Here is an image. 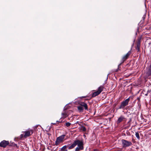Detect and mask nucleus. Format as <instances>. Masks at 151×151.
<instances>
[{"instance_id":"f257e3e1","label":"nucleus","mask_w":151,"mask_h":151,"mask_svg":"<svg viewBox=\"0 0 151 151\" xmlns=\"http://www.w3.org/2000/svg\"><path fill=\"white\" fill-rule=\"evenodd\" d=\"M130 100V97L126 99L122 102L120 106L119 107V109H123L125 106L128 105V103Z\"/></svg>"},{"instance_id":"f03ea898","label":"nucleus","mask_w":151,"mask_h":151,"mask_svg":"<svg viewBox=\"0 0 151 151\" xmlns=\"http://www.w3.org/2000/svg\"><path fill=\"white\" fill-rule=\"evenodd\" d=\"M122 146L123 147H128L132 145L131 142L127 141L125 139H122Z\"/></svg>"},{"instance_id":"7ed1b4c3","label":"nucleus","mask_w":151,"mask_h":151,"mask_svg":"<svg viewBox=\"0 0 151 151\" xmlns=\"http://www.w3.org/2000/svg\"><path fill=\"white\" fill-rule=\"evenodd\" d=\"M65 135H62L59 137H58L55 142V144L56 145H58L60 143L63 141V139L64 138Z\"/></svg>"},{"instance_id":"20e7f679","label":"nucleus","mask_w":151,"mask_h":151,"mask_svg":"<svg viewBox=\"0 0 151 151\" xmlns=\"http://www.w3.org/2000/svg\"><path fill=\"white\" fill-rule=\"evenodd\" d=\"M24 137H27L29 136L33 133V130L29 129L27 131L24 132Z\"/></svg>"},{"instance_id":"39448f33","label":"nucleus","mask_w":151,"mask_h":151,"mask_svg":"<svg viewBox=\"0 0 151 151\" xmlns=\"http://www.w3.org/2000/svg\"><path fill=\"white\" fill-rule=\"evenodd\" d=\"M76 144V145H78V147H79L80 149L83 150V142H82L79 140H76L75 141Z\"/></svg>"},{"instance_id":"423d86ee","label":"nucleus","mask_w":151,"mask_h":151,"mask_svg":"<svg viewBox=\"0 0 151 151\" xmlns=\"http://www.w3.org/2000/svg\"><path fill=\"white\" fill-rule=\"evenodd\" d=\"M9 142L6 140H3L0 143V146L3 147H5L9 144Z\"/></svg>"},{"instance_id":"0eeeda50","label":"nucleus","mask_w":151,"mask_h":151,"mask_svg":"<svg viewBox=\"0 0 151 151\" xmlns=\"http://www.w3.org/2000/svg\"><path fill=\"white\" fill-rule=\"evenodd\" d=\"M65 108L64 109V111L62 113L61 118L64 119L67 117L69 115V114L68 112H67L66 111H65Z\"/></svg>"},{"instance_id":"6e6552de","label":"nucleus","mask_w":151,"mask_h":151,"mask_svg":"<svg viewBox=\"0 0 151 151\" xmlns=\"http://www.w3.org/2000/svg\"><path fill=\"white\" fill-rule=\"evenodd\" d=\"M131 53V52L130 51H129L122 58V63H123L125 60L128 58L130 54Z\"/></svg>"},{"instance_id":"1a4fd4ad","label":"nucleus","mask_w":151,"mask_h":151,"mask_svg":"<svg viewBox=\"0 0 151 151\" xmlns=\"http://www.w3.org/2000/svg\"><path fill=\"white\" fill-rule=\"evenodd\" d=\"M80 104L81 106H83L84 107L85 109L88 110V106L87 104L86 103L83 102H81Z\"/></svg>"},{"instance_id":"9d476101","label":"nucleus","mask_w":151,"mask_h":151,"mask_svg":"<svg viewBox=\"0 0 151 151\" xmlns=\"http://www.w3.org/2000/svg\"><path fill=\"white\" fill-rule=\"evenodd\" d=\"M104 88V86H101L98 88V91L100 93L103 90Z\"/></svg>"},{"instance_id":"9b49d317","label":"nucleus","mask_w":151,"mask_h":151,"mask_svg":"<svg viewBox=\"0 0 151 151\" xmlns=\"http://www.w3.org/2000/svg\"><path fill=\"white\" fill-rule=\"evenodd\" d=\"M100 93L97 91L94 92L92 95V96L93 97H95L96 96L99 95Z\"/></svg>"},{"instance_id":"f8f14e48","label":"nucleus","mask_w":151,"mask_h":151,"mask_svg":"<svg viewBox=\"0 0 151 151\" xmlns=\"http://www.w3.org/2000/svg\"><path fill=\"white\" fill-rule=\"evenodd\" d=\"M76 145V144L75 141H74L73 143L71 145H70L68 147L69 149H71L73 147H74Z\"/></svg>"},{"instance_id":"ddd939ff","label":"nucleus","mask_w":151,"mask_h":151,"mask_svg":"<svg viewBox=\"0 0 151 151\" xmlns=\"http://www.w3.org/2000/svg\"><path fill=\"white\" fill-rule=\"evenodd\" d=\"M137 47L136 49L137 50V51L139 52V51L140 47V41H138L137 44Z\"/></svg>"},{"instance_id":"4468645a","label":"nucleus","mask_w":151,"mask_h":151,"mask_svg":"<svg viewBox=\"0 0 151 151\" xmlns=\"http://www.w3.org/2000/svg\"><path fill=\"white\" fill-rule=\"evenodd\" d=\"M124 119V118L122 116H120L119 118L117 121V123H119L121 122Z\"/></svg>"},{"instance_id":"2eb2a0df","label":"nucleus","mask_w":151,"mask_h":151,"mask_svg":"<svg viewBox=\"0 0 151 151\" xmlns=\"http://www.w3.org/2000/svg\"><path fill=\"white\" fill-rule=\"evenodd\" d=\"M78 110L81 111H82L83 110V108L81 106H78Z\"/></svg>"},{"instance_id":"dca6fc26","label":"nucleus","mask_w":151,"mask_h":151,"mask_svg":"<svg viewBox=\"0 0 151 151\" xmlns=\"http://www.w3.org/2000/svg\"><path fill=\"white\" fill-rule=\"evenodd\" d=\"M135 136L138 139H140V137H139V134L138 132H137L136 133Z\"/></svg>"},{"instance_id":"f3484780","label":"nucleus","mask_w":151,"mask_h":151,"mask_svg":"<svg viewBox=\"0 0 151 151\" xmlns=\"http://www.w3.org/2000/svg\"><path fill=\"white\" fill-rule=\"evenodd\" d=\"M67 147V146L65 145L64 146H63L62 148L61 149V150H65V149Z\"/></svg>"},{"instance_id":"a211bd4d","label":"nucleus","mask_w":151,"mask_h":151,"mask_svg":"<svg viewBox=\"0 0 151 151\" xmlns=\"http://www.w3.org/2000/svg\"><path fill=\"white\" fill-rule=\"evenodd\" d=\"M71 125V123L69 122H67L65 123V125L67 127H69Z\"/></svg>"},{"instance_id":"6ab92c4d","label":"nucleus","mask_w":151,"mask_h":151,"mask_svg":"<svg viewBox=\"0 0 151 151\" xmlns=\"http://www.w3.org/2000/svg\"><path fill=\"white\" fill-rule=\"evenodd\" d=\"M82 150L81 149H80V148L79 147H77L75 150L76 151H79L80 150Z\"/></svg>"},{"instance_id":"aec40b11","label":"nucleus","mask_w":151,"mask_h":151,"mask_svg":"<svg viewBox=\"0 0 151 151\" xmlns=\"http://www.w3.org/2000/svg\"><path fill=\"white\" fill-rule=\"evenodd\" d=\"M82 128V130H83V131H86V128L85 127H83Z\"/></svg>"},{"instance_id":"412c9836","label":"nucleus","mask_w":151,"mask_h":151,"mask_svg":"<svg viewBox=\"0 0 151 151\" xmlns=\"http://www.w3.org/2000/svg\"><path fill=\"white\" fill-rule=\"evenodd\" d=\"M68 151L67 150H61V151Z\"/></svg>"},{"instance_id":"4be33fe9","label":"nucleus","mask_w":151,"mask_h":151,"mask_svg":"<svg viewBox=\"0 0 151 151\" xmlns=\"http://www.w3.org/2000/svg\"><path fill=\"white\" fill-rule=\"evenodd\" d=\"M21 137H22L23 136V134H21Z\"/></svg>"},{"instance_id":"5701e85b","label":"nucleus","mask_w":151,"mask_h":151,"mask_svg":"<svg viewBox=\"0 0 151 151\" xmlns=\"http://www.w3.org/2000/svg\"><path fill=\"white\" fill-rule=\"evenodd\" d=\"M52 124H55V123H52Z\"/></svg>"},{"instance_id":"b1692460","label":"nucleus","mask_w":151,"mask_h":151,"mask_svg":"<svg viewBox=\"0 0 151 151\" xmlns=\"http://www.w3.org/2000/svg\"><path fill=\"white\" fill-rule=\"evenodd\" d=\"M121 65V63L119 65H119Z\"/></svg>"},{"instance_id":"393cba45","label":"nucleus","mask_w":151,"mask_h":151,"mask_svg":"<svg viewBox=\"0 0 151 151\" xmlns=\"http://www.w3.org/2000/svg\"><path fill=\"white\" fill-rule=\"evenodd\" d=\"M145 95H146V96L147 95V94H145Z\"/></svg>"},{"instance_id":"a878e982","label":"nucleus","mask_w":151,"mask_h":151,"mask_svg":"<svg viewBox=\"0 0 151 151\" xmlns=\"http://www.w3.org/2000/svg\"><path fill=\"white\" fill-rule=\"evenodd\" d=\"M83 98H85V97H83Z\"/></svg>"}]
</instances>
